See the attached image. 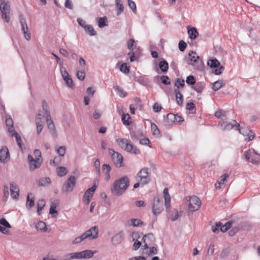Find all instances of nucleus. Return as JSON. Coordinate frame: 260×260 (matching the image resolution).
Segmentation results:
<instances>
[{
  "label": "nucleus",
  "instance_id": "obj_13",
  "mask_svg": "<svg viewBox=\"0 0 260 260\" xmlns=\"http://www.w3.org/2000/svg\"><path fill=\"white\" fill-rule=\"evenodd\" d=\"M110 152H113L111 155L112 160L117 167L120 168L122 166L123 156L119 153L114 151L113 150L109 149Z\"/></svg>",
  "mask_w": 260,
  "mask_h": 260
},
{
  "label": "nucleus",
  "instance_id": "obj_33",
  "mask_svg": "<svg viewBox=\"0 0 260 260\" xmlns=\"http://www.w3.org/2000/svg\"><path fill=\"white\" fill-rule=\"evenodd\" d=\"M207 64L212 68H216L219 67L220 62L216 59H211L208 61Z\"/></svg>",
  "mask_w": 260,
  "mask_h": 260
},
{
  "label": "nucleus",
  "instance_id": "obj_14",
  "mask_svg": "<svg viewBox=\"0 0 260 260\" xmlns=\"http://www.w3.org/2000/svg\"><path fill=\"white\" fill-rule=\"evenodd\" d=\"M20 23L21 26V30L23 31L24 37L27 41L30 39V32L28 30V26L25 19L22 17L20 19Z\"/></svg>",
  "mask_w": 260,
  "mask_h": 260
},
{
  "label": "nucleus",
  "instance_id": "obj_49",
  "mask_svg": "<svg viewBox=\"0 0 260 260\" xmlns=\"http://www.w3.org/2000/svg\"><path fill=\"white\" fill-rule=\"evenodd\" d=\"M186 82L188 85H193L196 83V79L192 75L188 76L186 78Z\"/></svg>",
  "mask_w": 260,
  "mask_h": 260
},
{
  "label": "nucleus",
  "instance_id": "obj_43",
  "mask_svg": "<svg viewBox=\"0 0 260 260\" xmlns=\"http://www.w3.org/2000/svg\"><path fill=\"white\" fill-rule=\"evenodd\" d=\"M114 89L119 96L121 98H124L126 96V92H125L122 89H121L119 87L117 86H114Z\"/></svg>",
  "mask_w": 260,
  "mask_h": 260
},
{
  "label": "nucleus",
  "instance_id": "obj_60",
  "mask_svg": "<svg viewBox=\"0 0 260 260\" xmlns=\"http://www.w3.org/2000/svg\"><path fill=\"white\" fill-rule=\"evenodd\" d=\"M179 49L181 51H184L187 47L186 43L183 40H181L179 43Z\"/></svg>",
  "mask_w": 260,
  "mask_h": 260
},
{
  "label": "nucleus",
  "instance_id": "obj_6",
  "mask_svg": "<svg viewBox=\"0 0 260 260\" xmlns=\"http://www.w3.org/2000/svg\"><path fill=\"white\" fill-rule=\"evenodd\" d=\"M6 124L8 127V132L11 136H14L18 145L21 148V138L18 134L15 131L13 121L10 115H7L6 118Z\"/></svg>",
  "mask_w": 260,
  "mask_h": 260
},
{
  "label": "nucleus",
  "instance_id": "obj_35",
  "mask_svg": "<svg viewBox=\"0 0 260 260\" xmlns=\"http://www.w3.org/2000/svg\"><path fill=\"white\" fill-rule=\"evenodd\" d=\"M42 108L45 112V117H48V116H51L49 107L46 101L43 100L42 103Z\"/></svg>",
  "mask_w": 260,
  "mask_h": 260
},
{
  "label": "nucleus",
  "instance_id": "obj_4",
  "mask_svg": "<svg viewBox=\"0 0 260 260\" xmlns=\"http://www.w3.org/2000/svg\"><path fill=\"white\" fill-rule=\"evenodd\" d=\"M186 62L188 65L191 66L194 70H200L203 67V61L197 55L196 52L191 51L189 53Z\"/></svg>",
  "mask_w": 260,
  "mask_h": 260
},
{
  "label": "nucleus",
  "instance_id": "obj_39",
  "mask_svg": "<svg viewBox=\"0 0 260 260\" xmlns=\"http://www.w3.org/2000/svg\"><path fill=\"white\" fill-rule=\"evenodd\" d=\"M84 30L90 36H95L96 34V32L91 25H87V26H85Z\"/></svg>",
  "mask_w": 260,
  "mask_h": 260
},
{
  "label": "nucleus",
  "instance_id": "obj_12",
  "mask_svg": "<svg viewBox=\"0 0 260 260\" xmlns=\"http://www.w3.org/2000/svg\"><path fill=\"white\" fill-rule=\"evenodd\" d=\"M76 183V178L75 176H70L67 182L64 183L62 189L66 192L72 191L75 187Z\"/></svg>",
  "mask_w": 260,
  "mask_h": 260
},
{
  "label": "nucleus",
  "instance_id": "obj_30",
  "mask_svg": "<svg viewBox=\"0 0 260 260\" xmlns=\"http://www.w3.org/2000/svg\"><path fill=\"white\" fill-rule=\"evenodd\" d=\"M250 162L254 165H257L260 164V154L254 151V154L252 156Z\"/></svg>",
  "mask_w": 260,
  "mask_h": 260
},
{
  "label": "nucleus",
  "instance_id": "obj_50",
  "mask_svg": "<svg viewBox=\"0 0 260 260\" xmlns=\"http://www.w3.org/2000/svg\"><path fill=\"white\" fill-rule=\"evenodd\" d=\"M63 80H64L67 85L69 87H70V88L73 87V86H74L73 81L70 76L67 77H66L65 78H63Z\"/></svg>",
  "mask_w": 260,
  "mask_h": 260
},
{
  "label": "nucleus",
  "instance_id": "obj_24",
  "mask_svg": "<svg viewBox=\"0 0 260 260\" xmlns=\"http://www.w3.org/2000/svg\"><path fill=\"white\" fill-rule=\"evenodd\" d=\"M115 5L117 11V15L119 16L124 11V6L120 0L115 1Z\"/></svg>",
  "mask_w": 260,
  "mask_h": 260
},
{
  "label": "nucleus",
  "instance_id": "obj_56",
  "mask_svg": "<svg viewBox=\"0 0 260 260\" xmlns=\"http://www.w3.org/2000/svg\"><path fill=\"white\" fill-rule=\"evenodd\" d=\"M0 224L4 225L6 228H11V225L4 218L0 219Z\"/></svg>",
  "mask_w": 260,
  "mask_h": 260
},
{
  "label": "nucleus",
  "instance_id": "obj_47",
  "mask_svg": "<svg viewBox=\"0 0 260 260\" xmlns=\"http://www.w3.org/2000/svg\"><path fill=\"white\" fill-rule=\"evenodd\" d=\"M120 70L124 74L128 73L129 72V67L127 66L126 63H123L120 66Z\"/></svg>",
  "mask_w": 260,
  "mask_h": 260
},
{
  "label": "nucleus",
  "instance_id": "obj_57",
  "mask_svg": "<svg viewBox=\"0 0 260 260\" xmlns=\"http://www.w3.org/2000/svg\"><path fill=\"white\" fill-rule=\"evenodd\" d=\"M169 78L167 76H162L160 77V80L161 82L166 85L170 84V82L169 81Z\"/></svg>",
  "mask_w": 260,
  "mask_h": 260
},
{
  "label": "nucleus",
  "instance_id": "obj_55",
  "mask_svg": "<svg viewBox=\"0 0 260 260\" xmlns=\"http://www.w3.org/2000/svg\"><path fill=\"white\" fill-rule=\"evenodd\" d=\"M176 116L173 113H169L167 115V119L168 122H175Z\"/></svg>",
  "mask_w": 260,
  "mask_h": 260
},
{
  "label": "nucleus",
  "instance_id": "obj_5",
  "mask_svg": "<svg viewBox=\"0 0 260 260\" xmlns=\"http://www.w3.org/2000/svg\"><path fill=\"white\" fill-rule=\"evenodd\" d=\"M165 196H156L153 201L152 213L155 216L159 215L164 210L165 205Z\"/></svg>",
  "mask_w": 260,
  "mask_h": 260
},
{
  "label": "nucleus",
  "instance_id": "obj_15",
  "mask_svg": "<svg viewBox=\"0 0 260 260\" xmlns=\"http://www.w3.org/2000/svg\"><path fill=\"white\" fill-rule=\"evenodd\" d=\"M97 252L96 250H85L80 252H77L78 259L90 258Z\"/></svg>",
  "mask_w": 260,
  "mask_h": 260
},
{
  "label": "nucleus",
  "instance_id": "obj_26",
  "mask_svg": "<svg viewBox=\"0 0 260 260\" xmlns=\"http://www.w3.org/2000/svg\"><path fill=\"white\" fill-rule=\"evenodd\" d=\"M98 26L100 28H103L108 26V21L106 17L97 18Z\"/></svg>",
  "mask_w": 260,
  "mask_h": 260
},
{
  "label": "nucleus",
  "instance_id": "obj_64",
  "mask_svg": "<svg viewBox=\"0 0 260 260\" xmlns=\"http://www.w3.org/2000/svg\"><path fill=\"white\" fill-rule=\"evenodd\" d=\"M64 7L66 8L72 10L73 9V5L71 0H66L64 3Z\"/></svg>",
  "mask_w": 260,
  "mask_h": 260
},
{
  "label": "nucleus",
  "instance_id": "obj_40",
  "mask_svg": "<svg viewBox=\"0 0 260 260\" xmlns=\"http://www.w3.org/2000/svg\"><path fill=\"white\" fill-rule=\"evenodd\" d=\"M55 150L59 155L62 157L66 153V148L65 146H56Z\"/></svg>",
  "mask_w": 260,
  "mask_h": 260
},
{
  "label": "nucleus",
  "instance_id": "obj_46",
  "mask_svg": "<svg viewBox=\"0 0 260 260\" xmlns=\"http://www.w3.org/2000/svg\"><path fill=\"white\" fill-rule=\"evenodd\" d=\"M34 205V198L30 199V196H27V201L26 207L28 209H30Z\"/></svg>",
  "mask_w": 260,
  "mask_h": 260
},
{
  "label": "nucleus",
  "instance_id": "obj_16",
  "mask_svg": "<svg viewBox=\"0 0 260 260\" xmlns=\"http://www.w3.org/2000/svg\"><path fill=\"white\" fill-rule=\"evenodd\" d=\"M142 240L144 243V245L143 246L144 247L143 249L146 250L148 249L149 246L151 245L150 242H153L154 241V236L153 234L149 233L145 235L143 237Z\"/></svg>",
  "mask_w": 260,
  "mask_h": 260
},
{
  "label": "nucleus",
  "instance_id": "obj_20",
  "mask_svg": "<svg viewBox=\"0 0 260 260\" xmlns=\"http://www.w3.org/2000/svg\"><path fill=\"white\" fill-rule=\"evenodd\" d=\"M9 156V151L7 147H3L0 150V161L5 162Z\"/></svg>",
  "mask_w": 260,
  "mask_h": 260
},
{
  "label": "nucleus",
  "instance_id": "obj_10",
  "mask_svg": "<svg viewBox=\"0 0 260 260\" xmlns=\"http://www.w3.org/2000/svg\"><path fill=\"white\" fill-rule=\"evenodd\" d=\"M186 200L189 201L188 211L190 212L198 210L201 205V201L198 196H188V199Z\"/></svg>",
  "mask_w": 260,
  "mask_h": 260
},
{
  "label": "nucleus",
  "instance_id": "obj_21",
  "mask_svg": "<svg viewBox=\"0 0 260 260\" xmlns=\"http://www.w3.org/2000/svg\"><path fill=\"white\" fill-rule=\"evenodd\" d=\"M128 225H133L135 227L142 226L144 225V222L139 219L133 218L127 221Z\"/></svg>",
  "mask_w": 260,
  "mask_h": 260
},
{
  "label": "nucleus",
  "instance_id": "obj_25",
  "mask_svg": "<svg viewBox=\"0 0 260 260\" xmlns=\"http://www.w3.org/2000/svg\"><path fill=\"white\" fill-rule=\"evenodd\" d=\"M10 189L11 195H19V188L16 183L14 182L11 183Z\"/></svg>",
  "mask_w": 260,
  "mask_h": 260
},
{
  "label": "nucleus",
  "instance_id": "obj_34",
  "mask_svg": "<svg viewBox=\"0 0 260 260\" xmlns=\"http://www.w3.org/2000/svg\"><path fill=\"white\" fill-rule=\"evenodd\" d=\"M151 128L152 131L153 136L159 137L160 136V131L158 126L155 123H151Z\"/></svg>",
  "mask_w": 260,
  "mask_h": 260
},
{
  "label": "nucleus",
  "instance_id": "obj_42",
  "mask_svg": "<svg viewBox=\"0 0 260 260\" xmlns=\"http://www.w3.org/2000/svg\"><path fill=\"white\" fill-rule=\"evenodd\" d=\"M57 173L58 176L62 177L67 174L68 171L65 167H59L57 168Z\"/></svg>",
  "mask_w": 260,
  "mask_h": 260
},
{
  "label": "nucleus",
  "instance_id": "obj_18",
  "mask_svg": "<svg viewBox=\"0 0 260 260\" xmlns=\"http://www.w3.org/2000/svg\"><path fill=\"white\" fill-rule=\"evenodd\" d=\"M123 240V233L120 232L113 236L112 238V243L114 245H118L121 243Z\"/></svg>",
  "mask_w": 260,
  "mask_h": 260
},
{
  "label": "nucleus",
  "instance_id": "obj_23",
  "mask_svg": "<svg viewBox=\"0 0 260 260\" xmlns=\"http://www.w3.org/2000/svg\"><path fill=\"white\" fill-rule=\"evenodd\" d=\"M187 28H188V26L187 27ZM187 32L189 38L191 39V40L196 39L199 35L197 30L194 27H192L190 29H188Z\"/></svg>",
  "mask_w": 260,
  "mask_h": 260
},
{
  "label": "nucleus",
  "instance_id": "obj_45",
  "mask_svg": "<svg viewBox=\"0 0 260 260\" xmlns=\"http://www.w3.org/2000/svg\"><path fill=\"white\" fill-rule=\"evenodd\" d=\"M130 119L131 117L128 114H123L122 116V121L123 124L126 125H129L131 124Z\"/></svg>",
  "mask_w": 260,
  "mask_h": 260
},
{
  "label": "nucleus",
  "instance_id": "obj_37",
  "mask_svg": "<svg viewBox=\"0 0 260 260\" xmlns=\"http://www.w3.org/2000/svg\"><path fill=\"white\" fill-rule=\"evenodd\" d=\"M234 222V220H229L228 222L225 223L224 225H222V227L220 228V231L222 232H225L232 227V225Z\"/></svg>",
  "mask_w": 260,
  "mask_h": 260
},
{
  "label": "nucleus",
  "instance_id": "obj_48",
  "mask_svg": "<svg viewBox=\"0 0 260 260\" xmlns=\"http://www.w3.org/2000/svg\"><path fill=\"white\" fill-rule=\"evenodd\" d=\"M135 46H136V45H135V41L134 39H130L127 43V48H128V49L130 51H131L132 52H133Z\"/></svg>",
  "mask_w": 260,
  "mask_h": 260
},
{
  "label": "nucleus",
  "instance_id": "obj_52",
  "mask_svg": "<svg viewBox=\"0 0 260 260\" xmlns=\"http://www.w3.org/2000/svg\"><path fill=\"white\" fill-rule=\"evenodd\" d=\"M184 85V80L181 79H177L175 83V86L177 87L176 89H178L180 87H183Z\"/></svg>",
  "mask_w": 260,
  "mask_h": 260
},
{
  "label": "nucleus",
  "instance_id": "obj_27",
  "mask_svg": "<svg viewBox=\"0 0 260 260\" xmlns=\"http://www.w3.org/2000/svg\"><path fill=\"white\" fill-rule=\"evenodd\" d=\"M175 93L176 95V98L177 100V104L179 106H182L183 103V95L178 89H175Z\"/></svg>",
  "mask_w": 260,
  "mask_h": 260
},
{
  "label": "nucleus",
  "instance_id": "obj_58",
  "mask_svg": "<svg viewBox=\"0 0 260 260\" xmlns=\"http://www.w3.org/2000/svg\"><path fill=\"white\" fill-rule=\"evenodd\" d=\"M60 72L63 79L69 76L70 75L67 71L66 68L62 66V64L60 65Z\"/></svg>",
  "mask_w": 260,
  "mask_h": 260
},
{
  "label": "nucleus",
  "instance_id": "obj_63",
  "mask_svg": "<svg viewBox=\"0 0 260 260\" xmlns=\"http://www.w3.org/2000/svg\"><path fill=\"white\" fill-rule=\"evenodd\" d=\"M222 223L220 222H216L215 224V226L212 228V232L214 233H218V229H220L222 227Z\"/></svg>",
  "mask_w": 260,
  "mask_h": 260
},
{
  "label": "nucleus",
  "instance_id": "obj_7",
  "mask_svg": "<svg viewBox=\"0 0 260 260\" xmlns=\"http://www.w3.org/2000/svg\"><path fill=\"white\" fill-rule=\"evenodd\" d=\"M0 11L2 12V18L7 22L10 21V17L8 16L11 11L10 3L8 0H0Z\"/></svg>",
  "mask_w": 260,
  "mask_h": 260
},
{
  "label": "nucleus",
  "instance_id": "obj_31",
  "mask_svg": "<svg viewBox=\"0 0 260 260\" xmlns=\"http://www.w3.org/2000/svg\"><path fill=\"white\" fill-rule=\"evenodd\" d=\"M74 259H78L77 252L67 253L63 255L64 260H72Z\"/></svg>",
  "mask_w": 260,
  "mask_h": 260
},
{
  "label": "nucleus",
  "instance_id": "obj_54",
  "mask_svg": "<svg viewBox=\"0 0 260 260\" xmlns=\"http://www.w3.org/2000/svg\"><path fill=\"white\" fill-rule=\"evenodd\" d=\"M46 228V223L42 221H40L37 224V228L39 230H45Z\"/></svg>",
  "mask_w": 260,
  "mask_h": 260
},
{
  "label": "nucleus",
  "instance_id": "obj_8",
  "mask_svg": "<svg viewBox=\"0 0 260 260\" xmlns=\"http://www.w3.org/2000/svg\"><path fill=\"white\" fill-rule=\"evenodd\" d=\"M220 128L223 131H229L234 127L237 128L240 133L245 135L244 129L238 128L240 126L239 124L235 120H232L230 121L224 120L220 124Z\"/></svg>",
  "mask_w": 260,
  "mask_h": 260
},
{
  "label": "nucleus",
  "instance_id": "obj_17",
  "mask_svg": "<svg viewBox=\"0 0 260 260\" xmlns=\"http://www.w3.org/2000/svg\"><path fill=\"white\" fill-rule=\"evenodd\" d=\"M229 175L228 174H224L220 177L216 183L215 184V187L216 189H221L224 187L227 182V178Z\"/></svg>",
  "mask_w": 260,
  "mask_h": 260
},
{
  "label": "nucleus",
  "instance_id": "obj_62",
  "mask_svg": "<svg viewBox=\"0 0 260 260\" xmlns=\"http://www.w3.org/2000/svg\"><path fill=\"white\" fill-rule=\"evenodd\" d=\"M36 124L37 125V134H40L41 132L43 126V121L42 122H36Z\"/></svg>",
  "mask_w": 260,
  "mask_h": 260
},
{
  "label": "nucleus",
  "instance_id": "obj_3",
  "mask_svg": "<svg viewBox=\"0 0 260 260\" xmlns=\"http://www.w3.org/2000/svg\"><path fill=\"white\" fill-rule=\"evenodd\" d=\"M165 197V206L166 207L167 217L171 221H175L178 218V212L176 209L172 208L171 206L170 196Z\"/></svg>",
  "mask_w": 260,
  "mask_h": 260
},
{
  "label": "nucleus",
  "instance_id": "obj_32",
  "mask_svg": "<svg viewBox=\"0 0 260 260\" xmlns=\"http://www.w3.org/2000/svg\"><path fill=\"white\" fill-rule=\"evenodd\" d=\"M224 84L225 83L222 80H219L213 83L212 89L215 91H217L221 88Z\"/></svg>",
  "mask_w": 260,
  "mask_h": 260
},
{
  "label": "nucleus",
  "instance_id": "obj_53",
  "mask_svg": "<svg viewBox=\"0 0 260 260\" xmlns=\"http://www.w3.org/2000/svg\"><path fill=\"white\" fill-rule=\"evenodd\" d=\"M128 5L129 8L132 10L134 13L136 12V5L135 3L132 0H128Z\"/></svg>",
  "mask_w": 260,
  "mask_h": 260
},
{
  "label": "nucleus",
  "instance_id": "obj_9",
  "mask_svg": "<svg viewBox=\"0 0 260 260\" xmlns=\"http://www.w3.org/2000/svg\"><path fill=\"white\" fill-rule=\"evenodd\" d=\"M137 181L141 182L142 186H143L149 182L150 178L149 176L148 169L143 168L141 169L136 176Z\"/></svg>",
  "mask_w": 260,
  "mask_h": 260
},
{
  "label": "nucleus",
  "instance_id": "obj_44",
  "mask_svg": "<svg viewBox=\"0 0 260 260\" xmlns=\"http://www.w3.org/2000/svg\"><path fill=\"white\" fill-rule=\"evenodd\" d=\"M51 182V180L48 177L42 178L39 180V185L40 186H46Z\"/></svg>",
  "mask_w": 260,
  "mask_h": 260
},
{
  "label": "nucleus",
  "instance_id": "obj_29",
  "mask_svg": "<svg viewBox=\"0 0 260 260\" xmlns=\"http://www.w3.org/2000/svg\"><path fill=\"white\" fill-rule=\"evenodd\" d=\"M46 121L47 124V126L48 129L50 131L54 132L55 131V125L51 119V116H48V117H46Z\"/></svg>",
  "mask_w": 260,
  "mask_h": 260
},
{
  "label": "nucleus",
  "instance_id": "obj_36",
  "mask_svg": "<svg viewBox=\"0 0 260 260\" xmlns=\"http://www.w3.org/2000/svg\"><path fill=\"white\" fill-rule=\"evenodd\" d=\"M116 142L118 145L123 149H124L126 145H127L129 141L126 139H117Z\"/></svg>",
  "mask_w": 260,
  "mask_h": 260
},
{
  "label": "nucleus",
  "instance_id": "obj_22",
  "mask_svg": "<svg viewBox=\"0 0 260 260\" xmlns=\"http://www.w3.org/2000/svg\"><path fill=\"white\" fill-rule=\"evenodd\" d=\"M124 150L126 151L131 152L134 154H139L140 153V150L137 148L134 147L132 144L129 143V142H128L127 145H126Z\"/></svg>",
  "mask_w": 260,
  "mask_h": 260
},
{
  "label": "nucleus",
  "instance_id": "obj_41",
  "mask_svg": "<svg viewBox=\"0 0 260 260\" xmlns=\"http://www.w3.org/2000/svg\"><path fill=\"white\" fill-rule=\"evenodd\" d=\"M254 154V150H248L245 151L244 153V156L245 159L250 162V160L252 157V156Z\"/></svg>",
  "mask_w": 260,
  "mask_h": 260
},
{
  "label": "nucleus",
  "instance_id": "obj_59",
  "mask_svg": "<svg viewBox=\"0 0 260 260\" xmlns=\"http://www.w3.org/2000/svg\"><path fill=\"white\" fill-rule=\"evenodd\" d=\"M103 172L106 174H109L111 171V167L108 164H104L102 166Z\"/></svg>",
  "mask_w": 260,
  "mask_h": 260
},
{
  "label": "nucleus",
  "instance_id": "obj_51",
  "mask_svg": "<svg viewBox=\"0 0 260 260\" xmlns=\"http://www.w3.org/2000/svg\"><path fill=\"white\" fill-rule=\"evenodd\" d=\"M225 112L224 111H223L222 110H218L215 113V115L216 117L218 118H221L222 120L223 121V117H225Z\"/></svg>",
  "mask_w": 260,
  "mask_h": 260
},
{
  "label": "nucleus",
  "instance_id": "obj_61",
  "mask_svg": "<svg viewBox=\"0 0 260 260\" xmlns=\"http://www.w3.org/2000/svg\"><path fill=\"white\" fill-rule=\"evenodd\" d=\"M85 75V72L83 71H78L77 72V74H76V76H77V77L78 78V79H79V80H80L81 81H82L84 79Z\"/></svg>",
  "mask_w": 260,
  "mask_h": 260
},
{
  "label": "nucleus",
  "instance_id": "obj_11",
  "mask_svg": "<svg viewBox=\"0 0 260 260\" xmlns=\"http://www.w3.org/2000/svg\"><path fill=\"white\" fill-rule=\"evenodd\" d=\"M28 162L29 170L33 171L41 167L42 163V159L39 158L35 159L32 155L29 154L28 155Z\"/></svg>",
  "mask_w": 260,
  "mask_h": 260
},
{
  "label": "nucleus",
  "instance_id": "obj_2",
  "mask_svg": "<svg viewBox=\"0 0 260 260\" xmlns=\"http://www.w3.org/2000/svg\"><path fill=\"white\" fill-rule=\"evenodd\" d=\"M99 229L97 226L91 227L89 230L83 233L80 236L76 237L72 242L73 244H77L81 242L86 238L95 239L98 238Z\"/></svg>",
  "mask_w": 260,
  "mask_h": 260
},
{
  "label": "nucleus",
  "instance_id": "obj_19",
  "mask_svg": "<svg viewBox=\"0 0 260 260\" xmlns=\"http://www.w3.org/2000/svg\"><path fill=\"white\" fill-rule=\"evenodd\" d=\"M130 135H131V138L133 140H135V141H137V140L141 139L143 136L142 132L140 129L131 131Z\"/></svg>",
  "mask_w": 260,
  "mask_h": 260
},
{
  "label": "nucleus",
  "instance_id": "obj_28",
  "mask_svg": "<svg viewBox=\"0 0 260 260\" xmlns=\"http://www.w3.org/2000/svg\"><path fill=\"white\" fill-rule=\"evenodd\" d=\"M98 184V181L94 180L93 181V186L87 189V190L85 192L84 195H92L96 188Z\"/></svg>",
  "mask_w": 260,
  "mask_h": 260
},
{
  "label": "nucleus",
  "instance_id": "obj_1",
  "mask_svg": "<svg viewBox=\"0 0 260 260\" xmlns=\"http://www.w3.org/2000/svg\"><path fill=\"white\" fill-rule=\"evenodd\" d=\"M129 185V179L127 177H122L115 181L111 187L112 192L114 194H122Z\"/></svg>",
  "mask_w": 260,
  "mask_h": 260
},
{
  "label": "nucleus",
  "instance_id": "obj_38",
  "mask_svg": "<svg viewBox=\"0 0 260 260\" xmlns=\"http://www.w3.org/2000/svg\"><path fill=\"white\" fill-rule=\"evenodd\" d=\"M159 67L162 72H166L169 69V65L166 60H162L159 63Z\"/></svg>",
  "mask_w": 260,
  "mask_h": 260
}]
</instances>
